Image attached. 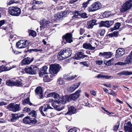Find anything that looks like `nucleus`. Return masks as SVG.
<instances>
[{"instance_id":"f257e3e1","label":"nucleus","mask_w":132,"mask_h":132,"mask_svg":"<svg viewBox=\"0 0 132 132\" xmlns=\"http://www.w3.org/2000/svg\"><path fill=\"white\" fill-rule=\"evenodd\" d=\"M72 54L70 48H65L61 50L58 53L57 58L58 59L62 60L68 58Z\"/></svg>"},{"instance_id":"f03ea898","label":"nucleus","mask_w":132,"mask_h":132,"mask_svg":"<svg viewBox=\"0 0 132 132\" xmlns=\"http://www.w3.org/2000/svg\"><path fill=\"white\" fill-rule=\"evenodd\" d=\"M8 11L10 14L14 16H19L21 13L20 9L16 6L10 7L8 9Z\"/></svg>"},{"instance_id":"7ed1b4c3","label":"nucleus","mask_w":132,"mask_h":132,"mask_svg":"<svg viewBox=\"0 0 132 132\" xmlns=\"http://www.w3.org/2000/svg\"><path fill=\"white\" fill-rule=\"evenodd\" d=\"M101 7V4L100 2H95L88 7L87 10L89 12H94L100 9Z\"/></svg>"},{"instance_id":"20e7f679","label":"nucleus","mask_w":132,"mask_h":132,"mask_svg":"<svg viewBox=\"0 0 132 132\" xmlns=\"http://www.w3.org/2000/svg\"><path fill=\"white\" fill-rule=\"evenodd\" d=\"M20 106V104H19L11 103L7 106V108L10 111L16 112L21 110Z\"/></svg>"},{"instance_id":"39448f33","label":"nucleus","mask_w":132,"mask_h":132,"mask_svg":"<svg viewBox=\"0 0 132 132\" xmlns=\"http://www.w3.org/2000/svg\"><path fill=\"white\" fill-rule=\"evenodd\" d=\"M60 68L61 66L58 64H52L50 66V72L52 74H56L59 72Z\"/></svg>"},{"instance_id":"423d86ee","label":"nucleus","mask_w":132,"mask_h":132,"mask_svg":"<svg viewBox=\"0 0 132 132\" xmlns=\"http://www.w3.org/2000/svg\"><path fill=\"white\" fill-rule=\"evenodd\" d=\"M132 6V0H129L126 2L120 8V11L124 12L129 9Z\"/></svg>"},{"instance_id":"0eeeda50","label":"nucleus","mask_w":132,"mask_h":132,"mask_svg":"<svg viewBox=\"0 0 132 132\" xmlns=\"http://www.w3.org/2000/svg\"><path fill=\"white\" fill-rule=\"evenodd\" d=\"M51 107L50 106V105L47 104L40 107L39 109V111L42 115L44 116H45L46 115L47 110L49 109H52Z\"/></svg>"},{"instance_id":"6e6552de","label":"nucleus","mask_w":132,"mask_h":132,"mask_svg":"<svg viewBox=\"0 0 132 132\" xmlns=\"http://www.w3.org/2000/svg\"><path fill=\"white\" fill-rule=\"evenodd\" d=\"M37 68L34 65H31L30 67H26L24 69L25 71L27 73L30 74H36L37 70Z\"/></svg>"},{"instance_id":"1a4fd4ad","label":"nucleus","mask_w":132,"mask_h":132,"mask_svg":"<svg viewBox=\"0 0 132 132\" xmlns=\"http://www.w3.org/2000/svg\"><path fill=\"white\" fill-rule=\"evenodd\" d=\"M81 92V90H77L75 93L70 95L68 97V100L69 102L71 100H75L79 96Z\"/></svg>"},{"instance_id":"9d476101","label":"nucleus","mask_w":132,"mask_h":132,"mask_svg":"<svg viewBox=\"0 0 132 132\" xmlns=\"http://www.w3.org/2000/svg\"><path fill=\"white\" fill-rule=\"evenodd\" d=\"M40 30L42 28L48 27L50 25L51 22L50 21L46 20L45 19H43L40 20Z\"/></svg>"},{"instance_id":"9b49d317","label":"nucleus","mask_w":132,"mask_h":132,"mask_svg":"<svg viewBox=\"0 0 132 132\" xmlns=\"http://www.w3.org/2000/svg\"><path fill=\"white\" fill-rule=\"evenodd\" d=\"M23 121L24 123L28 124H30L31 123L35 124L37 122L36 119H32L29 116L24 117L23 119Z\"/></svg>"},{"instance_id":"f8f14e48","label":"nucleus","mask_w":132,"mask_h":132,"mask_svg":"<svg viewBox=\"0 0 132 132\" xmlns=\"http://www.w3.org/2000/svg\"><path fill=\"white\" fill-rule=\"evenodd\" d=\"M113 21H101L99 24V27H100L104 26L107 27H109L114 23Z\"/></svg>"},{"instance_id":"ddd939ff","label":"nucleus","mask_w":132,"mask_h":132,"mask_svg":"<svg viewBox=\"0 0 132 132\" xmlns=\"http://www.w3.org/2000/svg\"><path fill=\"white\" fill-rule=\"evenodd\" d=\"M63 39H65L67 43H70L73 42L72 34L71 33H67L62 37Z\"/></svg>"},{"instance_id":"4468645a","label":"nucleus","mask_w":132,"mask_h":132,"mask_svg":"<svg viewBox=\"0 0 132 132\" xmlns=\"http://www.w3.org/2000/svg\"><path fill=\"white\" fill-rule=\"evenodd\" d=\"M124 128L126 132H132V124L130 121L124 123Z\"/></svg>"},{"instance_id":"2eb2a0df","label":"nucleus","mask_w":132,"mask_h":132,"mask_svg":"<svg viewBox=\"0 0 132 132\" xmlns=\"http://www.w3.org/2000/svg\"><path fill=\"white\" fill-rule=\"evenodd\" d=\"M112 54H113L111 52H103V53H100L99 55L100 56H102L105 59H108L111 57Z\"/></svg>"},{"instance_id":"dca6fc26","label":"nucleus","mask_w":132,"mask_h":132,"mask_svg":"<svg viewBox=\"0 0 132 132\" xmlns=\"http://www.w3.org/2000/svg\"><path fill=\"white\" fill-rule=\"evenodd\" d=\"M125 50L122 48H119L116 51L115 56L118 58L123 55L125 53Z\"/></svg>"},{"instance_id":"f3484780","label":"nucleus","mask_w":132,"mask_h":132,"mask_svg":"<svg viewBox=\"0 0 132 132\" xmlns=\"http://www.w3.org/2000/svg\"><path fill=\"white\" fill-rule=\"evenodd\" d=\"M87 56V55H85L84 53L80 52L75 54L74 56V58L76 60H80L82 59H83Z\"/></svg>"},{"instance_id":"a211bd4d","label":"nucleus","mask_w":132,"mask_h":132,"mask_svg":"<svg viewBox=\"0 0 132 132\" xmlns=\"http://www.w3.org/2000/svg\"><path fill=\"white\" fill-rule=\"evenodd\" d=\"M36 94L39 97V98H42L43 97V94L42 88L40 87H37L35 90Z\"/></svg>"},{"instance_id":"6ab92c4d","label":"nucleus","mask_w":132,"mask_h":132,"mask_svg":"<svg viewBox=\"0 0 132 132\" xmlns=\"http://www.w3.org/2000/svg\"><path fill=\"white\" fill-rule=\"evenodd\" d=\"M34 60L33 58L31 59L29 57H27L23 59L22 61L23 64H28L30 63Z\"/></svg>"},{"instance_id":"aec40b11","label":"nucleus","mask_w":132,"mask_h":132,"mask_svg":"<svg viewBox=\"0 0 132 132\" xmlns=\"http://www.w3.org/2000/svg\"><path fill=\"white\" fill-rule=\"evenodd\" d=\"M125 62V64H126L132 62V54L131 53L126 57Z\"/></svg>"},{"instance_id":"412c9836","label":"nucleus","mask_w":132,"mask_h":132,"mask_svg":"<svg viewBox=\"0 0 132 132\" xmlns=\"http://www.w3.org/2000/svg\"><path fill=\"white\" fill-rule=\"evenodd\" d=\"M68 108L69 111L67 112L66 113H65V115L68 114L71 115L75 113L76 112V110L75 108L73 106H71L68 107Z\"/></svg>"},{"instance_id":"4be33fe9","label":"nucleus","mask_w":132,"mask_h":132,"mask_svg":"<svg viewBox=\"0 0 132 132\" xmlns=\"http://www.w3.org/2000/svg\"><path fill=\"white\" fill-rule=\"evenodd\" d=\"M69 75V74L64 75L63 76V78L65 79L68 80L69 81H70L74 79L77 76L76 75H73L72 76H70Z\"/></svg>"},{"instance_id":"5701e85b","label":"nucleus","mask_w":132,"mask_h":132,"mask_svg":"<svg viewBox=\"0 0 132 132\" xmlns=\"http://www.w3.org/2000/svg\"><path fill=\"white\" fill-rule=\"evenodd\" d=\"M83 47L86 49H89L90 50H94L95 48V47L93 46L90 43H86L83 44Z\"/></svg>"},{"instance_id":"b1692460","label":"nucleus","mask_w":132,"mask_h":132,"mask_svg":"<svg viewBox=\"0 0 132 132\" xmlns=\"http://www.w3.org/2000/svg\"><path fill=\"white\" fill-rule=\"evenodd\" d=\"M67 98L68 97H60L57 101V103H61L62 104H64L67 101H69L68 100Z\"/></svg>"},{"instance_id":"393cba45","label":"nucleus","mask_w":132,"mask_h":132,"mask_svg":"<svg viewBox=\"0 0 132 132\" xmlns=\"http://www.w3.org/2000/svg\"><path fill=\"white\" fill-rule=\"evenodd\" d=\"M18 119V117L17 114L12 113L11 114V122H15Z\"/></svg>"},{"instance_id":"a878e982","label":"nucleus","mask_w":132,"mask_h":132,"mask_svg":"<svg viewBox=\"0 0 132 132\" xmlns=\"http://www.w3.org/2000/svg\"><path fill=\"white\" fill-rule=\"evenodd\" d=\"M118 74L120 75L128 76L132 75V71H123L120 72Z\"/></svg>"},{"instance_id":"bb28decb","label":"nucleus","mask_w":132,"mask_h":132,"mask_svg":"<svg viewBox=\"0 0 132 132\" xmlns=\"http://www.w3.org/2000/svg\"><path fill=\"white\" fill-rule=\"evenodd\" d=\"M14 81V86H18L22 85L24 83L23 81L21 80L20 81L18 80L16 81Z\"/></svg>"},{"instance_id":"cd10ccee","label":"nucleus","mask_w":132,"mask_h":132,"mask_svg":"<svg viewBox=\"0 0 132 132\" xmlns=\"http://www.w3.org/2000/svg\"><path fill=\"white\" fill-rule=\"evenodd\" d=\"M61 14V13H58L55 14L54 15L55 20L56 19L57 20H61L63 17V15Z\"/></svg>"},{"instance_id":"c85d7f7f","label":"nucleus","mask_w":132,"mask_h":132,"mask_svg":"<svg viewBox=\"0 0 132 132\" xmlns=\"http://www.w3.org/2000/svg\"><path fill=\"white\" fill-rule=\"evenodd\" d=\"M47 67L46 66H43V68L40 69V72L44 74H47Z\"/></svg>"},{"instance_id":"c756f323","label":"nucleus","mask_w":132,"mask_h":132,"mask_svg":"<svg viewBox=\"0 0 132 132\" xmlns=\"http://www.w3.org/2000/svg\"><path fill=\"white\" fill-rule=\"evenodd\" d=\"M120 26V23H117L115 24V25L113 28H110V30L111 31H113L114 30L118 29Z\"/></svg>"},{"instance_id":"7c9ffc66","label":"nucleus","mask_w":132,"mask_h":132,"mask_svg":"<svg viewBox=\"0 0 132 132\" xmlns=\"http://www.w3.org/2000/svg\"><path fill=\"white\" fill-rule=\"evenodd\" d=\"M23 42L22 40H20L17 42L16 44V47L19 48H23L22 45Z\"/></svg>"},{"instance_id":"2f4dec72","label":"nucleus","mask_w":132,"mask_h":132,"mask_svg":"<svg viewBox=\"0 0 132 132\" xmlns=\"http://www.w3.org/2000/svg\"><path fill=\"white\" fill-rule=\"evenodd\" d=\"M6 84L7 85L9 86H14V81L12 80H9L6 81Z\"/></svg>"},{"instance_id":"473e14b6","label":"nucleus","mask_w":132,"mask_h":132,"mask_svg":"<svg viewBox=\"0 0 132 132\" xmlns=\"http://www.w3.org/2000/svg\"><path fill=\"white\" fill-rule=\"evenodd\" d=\"M57 101H55L52 103V106L56 110L58 109L59 108V106L58 105H56V104H59L57 103Z\"/></svg>"},{"instance_id":"72a5a7b5","label":"nucleus","mask_w":132,"mask_h":132,"mask_svg":"<svg viewBox=\"0 0 132 132\" xmlns=\"http://www.w3.org/2000/svg\"><path fill=\"white\" fill-rule=\"evenodd\" d=\"M29 116L32 117H36L37 115V112L35 110H32L28 114Z\"/></svg>"},{"instance_id":"f704fd0d","label":"nucleus","mask_w":132,"mask_h":132,"mask_svg":"<svg viewBox=\"0 0 132 132\" xmlns=\"http://www.w3.org/2000/svg\"><path fill=\"white\" fill-rule=\"evenodd\" d=\"M23 105H26L27 104L31 105H32V103L30 102V100L29 98H27L26 99L24 100L23 102Z\"/></svg>"},{"instance_id":"c9c22d12","label":"nucleus","mask_w":132,"mask_h":132,"mask_svg":"<svg viewBox=\"0 0 132 132\" xmlns=\"http://www.w3.org/2000/svg\"><path fill=\"white\" fill-rule=\"evenodd\" d=\"M52 80V78H50L48 76H46L43 78V80L44 82H49Z\"/></svg>"},{"instance_id":"e433bc0d","label":"nucleus","mask_w":132,"mask_h":132,"mask_svg":"<svg viewBox=\"0 0 132 132\" xmlns=\"http://www.w3.org/2000/svg\"><path fill=\"white\" fill-rule=\"evenodd\" d=\"M28 32L29 35H31L33 37H35L36 35V32L33 30H30Z\"/></svg>"},{"instance_id":"4c0bfd02","label":"nucleus","mask_w":132,"mask_h":132,"mask_svg":"<svg viewBox=\"0 0 132 132\" xmlns=\"http://www.w3.org/2000/svg\"><path fill=\"white\" fill-rule=\"evenodd\" d=\"M119 32L118 31H115L112 34H109V36L111 37H117L119 35Z\"/></svg>"},{"instance_id":"58836bf2","label":"nucleus","mask_w":132,"mask_h":132,"mask_svg":"<svg viewBox=\"0 0 132 132\" xmlns=\"http://www.w3.org/2000/svg\"><path fill=\"white\" fill-rule=\"evenodd\" d=\"M19 1H16V0H12L10 1L9 2L7 3V5H10L14 3H18Z\"/></svg>"},{"instance_id":"ea45409f","label":"nucleus","mask_w":132,"mask_h":132,"mask_svg":"<svg viewBox=\"0 0 132 132\" xmlns=\"http://www.w3.org/2000/svg\"><path fill=\"white\" fill-rule=\"evenodd\" d=\"M23 42V43H22V45L23 46V48L26 47L29 44V42L27 40H25L24 41L22 40Z\"/></svg>"},{"instance_id":"a19ab883","label":"nucleus","mask_w":132,"mask_h":132,"mask_svg":"<svg viewBox=\"0 0 132 132\" xmlns=\"http://www.w3.org/2000/svg\"><path fill=\"white\" fill-rule=\"evenodd\" d=\"M103 15L105 17L107 18L111 16L112 15L110 12H105L103 14Z\"/></svg>"},{"instance_id":"79ce46f5","label":"nucleus","mask_w":132,"mask_h":132,"mask_svg":"<svg viewBox=\"0 0 132 132\" xmlns=\"http://www.w3.org/2000/svg\"><path fill=\"white\" fill-rule=\"evenodd\" d=\"M97 32L101 35L103 36L104 35L105 32V30L104 29L99 30H98Z\"/></svg>"},{"instance_id":"37998d69","label":"nucleus","mask_w":132,"mask_h":132,"mask_svg":"<svg viewBox=\"0 0 132 132\" xmlns=\"http://www.w3.org/2000/svg\"><path fill=\"white\" fill-rule=\"evenodd\" d=\"M49 91L48 90H47L45 92V94L47 96V97H53V93H48V92Z\"/></svg>"},{"instance_id":"c03bdc74","label":"nucleus","mask_w":132,"mask_h":132,"mask_svg":"<svg viewBox=\"0 0 132 132\" xmlns=\"http://www.w3.org/2000/svg\"><path fill=\"white\" fill-rule=\"evenodd\" d=\"M3 29L4 30H6V31L9 33L12 31V28L11 27H5L4 28H3Z\"/></svg>"},{"instance_id":"a18cd8bd","label":"nucleus","mask_w":132,"mask_h":132,"mask_svg":"<svg viewBox=\"0 0 132 132\" xmlns=\"http://www.w3.org/2000/svg\"><path fill=\"white\" fill-rule=\"evenodd\" d=\"M120 125V122H118L116 124V125L113 128V130L116 131L117 130L118 128Z\"/></svg>"},{"instance_id":"49530a36","label":"nucleus","mask_w":132,"mask_h":132,"mask_svg":"<svg viewBox=\"0 0 132 132\" xmlns=\"http://www.w3.org/2000/svg\"><path fill=\"white\" fill-rule=\"evenodd\" d=\"M75 90V88H74V86L72 85L70 88L67 89V90L70 92H72Z\"/></svg>"},{"instance_id":"de8ad7c7","label":"nucleus","mask_w":132,"mask_h":132,"mask_svg":"<svg viewBox=\"0 0 132 132\" xmlns=\"http://www.w3.org/2000/svg\"><path fill=\"white\" fill-rule=\"evenodd\" d=\"M58 83L60 85H63L64 84V82L63 81V79L59 78L58 80L57 81Z\"/></svg>"},{"instance_id":"09e8293b","label":"nucleus","mask_w":132,"mask_h":132,"mask_svg":"<svg viewBox=\"0 0 132 132\" xmlns=\"http://www.w3.org/2000/svg\"><path fill=\"white\" fill-rule=\"evenodd\" d=\"M80 16L84 18H86L88 17L87 14L86 13H81Z\"/></svg>"},{"instance_id":"8fccbe9b","label":"nucleus","mask_w":132,"mask_h":132,"mask_svg":"<svg viewBox=\"0 0 132 132\" xmlns=\"http://www.w3.org/2000/svg\"><path fill=\"white\" fill-rule=\"evenodd\" d=\"M59 96V95L57 93L53 92V97L55 99H57Z\"/></svg>"},{"instance_id":"3c124183","label":"nucleus","mask_w":132,"mask_h":132,"mask_svg":"<svg viewBox=\"0 0 132 132\" xmlns=\"http://www.w3.org/2000/svg\"><path fill=\"white\" fill-rule=\"evenodd\" d=\"M8 103V101L6 100L5 101H0V106L7 105Z\"/></svg>"},{"instance_id":"603ef678","label":"nucleus","mask_w":132,"mask_h":132,"mask_svg":"<svg viewBox=\"0 0 132 132\" xmlns=\"http://www.w3.org/2000/svg\"><path fill=\"white\" fill-rule=\"evenodd\" d=\"M70 13L69 11L67 10H66L63 12L62 13L63 16H66L67 14H68Z\"/></svg>"},{"instance_id":"864d4df0","label":"nucleus","mask_w":132,"mask_h":132,"mask_svg":"<svg viewBox=\"0 0 132 132\" xmlns=\"http://www.w3.org/2000/svg\"><path fill=\"white\" fill-rule=\"evenodd\" d=\"M97 20L95 19H93L90 21L91 23L94 26L95 25H96L97 24L96 23Z\"/></svg>"},{"instance_id":"5fc2aeb1","label":"nucleus","mask_w":132,"mask_h":132,"mask_svg":"<svg viewBox=\"0 0 132 132\" xmlns=\"http://www.w3.org/2000/svg\"><path fill=\"white\" fill-rule=\"evenodd\" d=\"M85 29L83 28H81L79 30L80 34L82 35L85 31Z\"/></svg>"},{"instance_id":"6e6d98bb","label":"nucleus","mask_w":132,"mask_h":132,"mask_svg":"<svg viewBox=\"0 0 132 132\" xmlns=\"http://www.w3.org/2000/svg\"><path fill=\"white\" fill-rule=\"evenodd\" d=\"M73 16L72 17V19L74 20L76 18H79L78 16L75 14L74 12L73 13Z\"/></svg>"},{"instance_id":"4d7b16f0","label":"nucleus","mask_w":132,"mask_h":132,"mask_svg":"<svg viewBox=\"0 0 132 132\" xmlns=\"http://www.w3.org/2000/svg\"><path fill=\"white\" fill-rule=\"evenodd\" d=\"M114 60V59L113 58H112L111 59L109 60L108 61H107V65H110L111 64V62L112 61H113Z\"/></svg>"},{"instance_id":"13d9d810","label":"nucleus","mask_w":132,"mask_h":132,"mask_svg":"<svg viewBox=\"0 0 132 132\" xmlns=\"http://www.w3.org/2000/svg\"><path fill=\"white\" fill-rule=\"evenodd\" d=\"M103 63L102 60H97L96 61V63L98 65H101Z\"/></svg>"},{"instance_id":"bf43d9fd","label":"nucleus","mask_w":132,"mask_h":132,"mask_svg":"<svg viewBox=\"0 0 132 132\" xmlns=\"http://www.w3.org/2000/svg\"><path fill=\"white\" fill-rule=\"evenodd\" d=\"M77 130L76 128L70 129L68 132H76Z\"/></svg>"},{"instance_id":"052dcab7","label":"nucleus","mask_w":132,"mask_h":132,"mask_svg":"<svg viewBox=\"0 0 132 132\" xmlns=\"http://www.w3.org/2000/svg\"><path fill=\"white\" fill-rule=\"evenodd\" d=\"M80 84V83L79 82L77 83H76V84L73 85L74 86V88H75V90L79 86Z\"/></svg>"},{"instance_id":"680f3d73","label":"nucleus","mask_w":132,"mask_h":132,"mask_svg":"<svg viewBox=\"0 0 132 132\" xmlns=\"http://www.w3.org/2000/svg\"><path fill=\"white\" fill-rule=\"evenodd\" d=\"M30 111V109L27 107L23 109V111L24 112H29Z\"/></svg>"},{"instance_id":"e2e57ef3","label":"nucleus","mask_w":132,"mask_h":132,"mask_svg":"<svg viewBox=\"0 0 132 132\" xmlns=\"http://www.w3.org/2000/svg\"><path fill=\"white\" fill-rule=\"evenodd\" d=\"M109 94L110 95H111L113 96H115L116 95V93L112 91H111L109 93Z\"/></svg>"},{"instance_id":"0e129e2a","label":"nucleus","mask_w":132,"mask_h":132,"mask_svg":"<svg viewBox=\"0 0 132 132\" xmlns=\"http://www.w3.org/2000/svg\"><path fill=\"white\" fill-rule=\"evenodd\" d=\"M111 77H112V76H109L108 75H107V76L103 75V78L104 79H109Z\"/></svg>"},{"instance_id":"69168bd1","label":"nucleus","mask_w":132,"mask_h":132,"mask_svg":"<svg viewBox=\"0 0 132 132\" xmlns=\"http://www.w3.org/2000/svg\"><path fill=\"white\" fill-rule=\"evenodd\" d=\"M90 93L91 94L95 96H96V92L95 91L92 90L90 91Z\"/></svg>"},{"instance_id":"338daca9","label":"nucleus","mask_w":132,"mask_h":132,"mask_svg":"<svg viewBox=\"0 0 132 132\" xmlns=\"http://www.w3.org/2000/svg\"><path fill=\"white\" fill-rule=\"evenodd\" d=\"M5 21L3 20L0 21V27H1L4 24L5 22Z\"/></svg>"},{"instance_id":"774afa93","label":"nucleus","mask_w":132,"mask_h":132,"mask_svg":"<svg viewBox=\"0 0 132 132\" xmlns=\"http://www.w3.org/2000/svg\"><path fill=\"white\" fill-rule=\"evenodd\" d=\"M74 13L76 14L78 16H80L81 13L80 11H76Z\"/></svg>"}]
</instances>
